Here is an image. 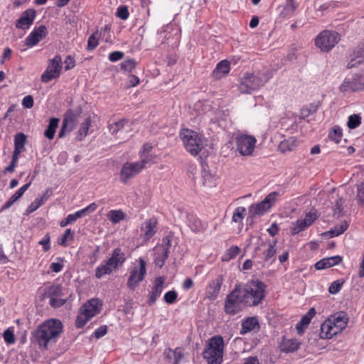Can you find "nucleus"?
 Instances as JSON below:
<instances>
[{"label":"nucleus","instance_id":"nucleus-23","mask_svg":"<svg viewBox=\"0 0 364 364\" xmlns=\"http://www.w3.org/2000/svg\"><path fill=\"white\" fill-rule=\"evenodd\" d=\"M165 280L166 279L164 277H159L156 278L154 285L149 294L148 303L150 306L153 305L156 302L157 298L161 295Z\"/></svg>","mask_w":364,"mask_h":364},{"label":"nucleus","instance_id":"nucleus-44","mask_svg":"<svg viewBox=\"0 0 364 364\" xmlns=\"http://www.w3.org/2000/svg\"><path fill=\"white\" fill-rule=\"evenodd\" d=\"M246 213V209L245 207H237L232 217V221L236 223H241L245 218Z\"/></svg>","mask_w":364,"mask_h":364},{"label":"nucleus","instance_id":"nucleus-59","mask_svg":"<svg viewBox=\"0 0 364 364\" xmlns=\"http://www.w3.org/2000/svg\"><path fill=\"white\" fill-rule=\"evenodd\" d=\"M4 338L7 343H14L15 342V338L13 331L10 328L6 329L4 333Z\"/></svg>","mask_w":364,"mask_h":364},{"label":"nucleus","instance_id":"nucleus-15","mask_svg":"<svg viewBox=\"0 0 364 364\" xmlns=\"http://www.w3.org/2000/svg\"><path fill=\"white\" fill-rule=\"evenodd\" d=\"M170 247L171 239L166 237L163 239L161 245L154 248V264L156 266L159 268L164 266L166 259L168 258Z\"/></svg>","mask_w":364,"mask_h":364},{"label":"nucleus","instance_id":"nucleus-25","mask_svg":"<svg viewBox=\"0 0 364 364\" xmlns=\"http://www.w3.org/2000/svg\"><path fill=\"white\" fill-rule=\"evenodd\" d=\"M334 327L329 319L324 321L320 328V337L323 339H329L339 333L340 332H337L336 328Z\"/></svg>","mask_w":364,"mask_h":364},{"label":"nucleus","instance_id":"nucleus-36","mask_svg":"<svg viewBox=\"0 0 364 364\" xmlns=\"http://www.w3.org/2000/svg\"><path fill=\"white\" fill-rule=\"evenodd\" d=\"M59 119L53 117L50 119L49 124L44 132V136L48 139H53L57 127H58Z\"/></svg>","mask_w":364,"mask_h":364},{"label":"nucleus","instance_id":"nucleus-13","mask_svg":"<svg viewBox=\"0 0 364 364\" xmlns=\"http://www.w3.org/2000/svg\"><path fill=\"white\" fill-rule=\"evenodd\" d=\"M62 69V59L58 55L50 60L46 70L41 75V81L47 83L60 76Z\"/></svg>","mask_w":364,"mask_h":364},{"label":"nucleus","instance_id":"nucleus-58","mask_svg":"<svg viewBox=\"0 0 364 364\" xmlns=\"http://www.w3.org/2000/svg\"><path fill=\"white\" fill-rule=\"evenodd\" d=\"M177 298V294L175 291H169L164 295V301L167 304H173Z\"/></svg>","mask_w":364,"mask_h":364},{"label":"nucleus","instance_id":"nucleus-35","mask_svg":"<svg viewBox=\"0 0 364 364\" xmlns=\"http://www.w3.org/2000/svg\"><path fill=\"white\" fill-rule=\"evenodd\" d=\"M91 123L90 117H87L85 120L81 123L76 136L77 141H82L87 135Z\"/></svg>","mask_w":364,"mask_h":364},{"label":"nucleus","instance_id":"nucleus-51","mask_svg":"<svg viewBox=\"0 0 364 364\" xmlns=\"http://www.w3.org/2000/svg\"><path fill=\"white\" fill-rule=\"evenodd\" d=\"M136 66L134 60L129 59L122 62L120 67L122 70L127 72H132Z\"/></svg>","mask_w":364,"mask_h":364},{"label":"nucleus","instance_id":"nucleus-46","mask_svg":"<svg viewBox=\"0 0 364 364\" xmlns=\"http://www.w3.org/2000/svg\"><path fill=\"white\" fill-rule=\"evenodd\" d=\"M348 224L346 221H342L329 231L331 237L338 236L343 234L348 228Z\"/></svg>","mask_w":364,"mask_h":364},{"label":"nucleus","instance_id":"nucleus-18","mask_svg":"<svg viewBox=\"0 0 364 364\" xmlns=\"http://www.w3.org/2000/svg\"><path fill=\"white\" fill-rule=\"evenodd\" d=\"M47 33V28L43 25L35 28L26 38L25 43L28 47H33L46 37Z\"/></svg>","mask_w":364,"mask_h":364},{"label":"nucleus","instance_id":"nucleus-41","mask_svg":"<svg viewBox=\"0 0 364 364\" xmlns=\"http://www.w3.org/2000/svg\"><path fill=\"white\" fill-rule=\"evenodd\" d=\"M26 142V136L23 133H18L14 139V149L23 151Z\"/></svg>","mask_w":364,"mask_h":364},{"label":"nucleus","instance_id":"nucleus-28","mask_svg":"<svg viewBox=\"0 0 364 364\" xmlns=\"http://www.w3.org/2000/svg\"><path fill=\"white\" fill-rule=\"evenodd\" d=\"M124 262V255L119 248H117L113 251L111 257L107 261L113 270L117 269L119 265L122 264Z\"/></svg>","mask_w":364,"mask_h":364},{"label":"nucleus","instance_id":"nucleus-6","mask_svg":"<svg viewBox=\"0 0 364 364\" xmlns=\"http://www.w3.org/2000/svg\"><path fill=\"white\" fill-rule=\"evenodd\" d=\"M340 40V35L337 32L324 30L315 38V45L321 51L328 52Z\"/></svg>","mask_w":364,"mask_h":364},{"label":"nucleus","instance_id":"nucleus-60","mask_svg":"<svg viewBox=\"0 0 364 364\" xmlns=\"http://www.w3.org/2000/svg\"><path fill=\"white\" fill-rule=\"evenodd\" d=\"M50 239L49 233H46L43 238L39 241V244L43 246L44 252H47L50 248Z\"/></svg>","mask_w":364,"mask_h":364},{"label":"nucleus","instance_id":"nucleus-37","mask_svg":"<svg viewBox=\"0 0 364 364\" xmlns=\"http://www.w3.org/2000/svg\"><path fill=\"white\" fill-rule=\"evenodd\" d=\"M107 218L115 224L125 220L126 214L122 210H112L107 213Z\"/></svg>","mask_w":364,"mask_h":364},{"label":"nucleus","instance_id":"nucleus-7","mask_svg":"<svg viewBox=\"0 0 364 364\" xmlns=\"http://www.w3.org/2000/svg\"><path fill=\"white\" fill-rule=\"evenodd\" d=\"M148 159L143 158L141 161L136 162H126L120 170L119 178L123 183H127L130 179L139 174L144 168L148 162Z\"/></svg>","mask_w":364,"mask_h":364},{"label":"nucleus","instance_id":"nucleus-26","mask_svg":"<svg viewBox=\"0 0 364 364\" xmlns=\"http://www.w3.org/2000/svg\"><path fill=\"white\" fill-rule=\"evenodd\" d=\"M341 261L342 257L339 255L326 257L317 262L315 264V267L318 270L324 269L337 265L340 264Z\"/></svg>","mask_w":364,"mask_h":364},{"label":"nucleus","instance_id":"nucleus-12","mask_svg":"<svg viewBox=\"0 0 364 364\" xmlns=\"http://www.w3.org/2000/svg\"><path fill=\"white\" fill-rule=\"evenodd\" d=\"M146 263L142 258L139 259V265L132 268L127 281L129 289L134 290L142 282L146 273Z\"/></svg>","mask_w":364,"mask_h":364},{"label":"nucleus","instance_id":"nucleus-21","mask_svg":"<svg viewBox=\"0 0 364 364\" xmlns=\"http://www.w3.org/2000/svg\"><path fill=\"white\" fill-rule=\"evenodd\" d=\"M276 244L277 240H274L272 242L270 240L267 242H262L261 245L255 249V250L259 251L261 250L262 247H266L262 253V259L264 260V262H268L269 259L275 258V255L277 252L275 247Z\"/></svg>","mask_w":364,"mask_h":364},{"label":"nucleus","instance_id":"nucleus-55","mask_svg":"<svg viewBox=\"0 0 364 364\" xmlns=\"http://www.w3.org/2000/svg\"><path fill=\"white\" fill-rule=\"evenodd\" d=\"M316 110V107L314 106H310L309 107H304L301 110V117L305 119L314 114Z\"/></svg>","mask_w":364,"mask_h":364},{"label":"nucleus","instance_id":"nucleus-17","mask_svg":"<svg viewBox=\"0 0 364 364\" xmlns=\"http://www.w3.org/2000/svg\"><path fill=\"white\" fill-rule=\"evenodd\" d=\"M361 75H355L352 80H346L339 89L342 92H356L364 90V83L361 82Z\"/></svg>","mask_w":364,"mask_h":364},{"label":"nucleus","instance_id":"nucleus-4","mask_svg":"<svg viewBox=\"0 0 364 364\" xmlns=\"http://www.w3.org/2000/svg\"><path fill=\"white\" fill-rule=\"evenodd\" d=\"M270 78L271 75L269 73H259L258 75L247 74L240 80V91L242 93H250L263 86Z\"/></svg>","mask_w":364,"mask_h":364},{"label":"nucleus","instance_id":"nucleus-52","mask_svg":"<svg viewBox=\"0 0 364 364\" xmlns=\"http://www.w3.org/2000/svg\"><path fill=\"white\" fill-rule=\"evenodd\" d=\"M207 228V223L200 220H195L192 225V229L195 232L203 231Z\"/></svg>","mask_w":364,"mask_h":364},{"label":"nucleus","instance_id":"nucleus-2","mask_svg":"<svg viewBox=\"0 0 364 364\" xmlns=\"http://www.w3.org/2000/svg\"><path fill=\"white\" fill-rule=\"evenodd\" d=\"M237 287L245 306H257L264 297L265 284L261 281L252 280L243 287Z\"/></svg>","mask_w":364,"mask_h":364},{"label":"nucleus","instance_id":"nucleus-49","mask_svg":"<svg viewBox=\"0 0 364 364\" xmlns=\"http://www.w3.org/2000/svg\"><path fill=\"white\" fill-rule=\"evenodd\" d=\"M328 137L336 143H339L342 137L341 129L338 127H334L333 131L329 133Z\"/></svg>","mask_w":364,"mask_h":364},{"label":"nucleus","instance_id":"nucleus-14","mask_svg":"<svg viewBox=\"0 0 364 364\" xmlns=\"http://www.w3.org/2000/svg\"><path fill=\"white\" fill-rule=\"evenodd\" d=\"M277 196L278 193L272 192L260 203L251 205L249 208L250 214L252 217L256 215H262L269 209H270L272 205L276 201Z\"/></svg>","mask_w":364,"mask_h":364},{"label":"nucleus","instance_id":"nucleus-32","mask_svg":"<svg viewBox=\"0 0 364 364\" xmlns=\"http://www.w3.org/2000/svg\"><path fill=\"white\" fill-rule=\"evenodd\" d=\"M296 9L297 4L294 0H287L285 4L282 6L280 15L284 18L291 16Z\"/></svg>","mask_w":364,"mask_h":364},{"label":"nucleus","instance_id":"nucleus-50","mask_svg":"<svg viewBox=\"0 0 364 364\" xmlns=\"http://www.w3.org/2000/svg\"><path fill=\"white\" fill-rule=\"evenodd\" d=\"M344 282L343 280L338 279L334 281L331 284L328 288V291L331 294H336L338 293L343 284Z\"/></svg>","mask_w":364,"mask_h":364},{"label":"nucleus","instance_id":"nucleus-56","mask_svg":"<svg viewBox=\"0 0 364 364\" xmlns=\"http://www.w3.org/2000/svg\"><path fill=\"white\" fill-rule=\"evenodd\" d=\"M65 302H66V300L60 298V296H56V297L50 299V305L54 308L60 307Z\"/></svg>","mask_w":364,"mask_h":364},{"label":"nucleus","instance_id":"nucleus-33","mask_svg":"<svg viewBox=\"0 0 364 364\" xmlns=\"http://www.w3.org/2000/svg\"><path fill=\"white\" fill-rule=\"evenodd\" d=\"M107 31H109V28L108 26H105L104 28L101 29L100 34H98L97 32L92 34L88 38L87 50H94L99 44V36L101 35L102 32L105 33Z\"/></svg>","mask_w":364,"mask_h":364},{"label":"nucleus","instance_id":"nucleus-64","mask_svg":"<svg viewBox=\"0 0 364 364\" xmlns=\"http://www.w3.org/2000/svg\"><path fill=\"white\" fill-rule=\"evenodd\" d=\"M174 363L173 364H178L183 358V354L180 348H177L173 350Z\"/></svg>","mask_w":364,"mask_h":364},{"label":"nucleus","instance_id":"nucleus-62","mask_svg":"<svg viewBox=\"0 0 364 364\" xmlns=\"http://www.w3.org/2000/svg\"><path fill=\"white\" fill-rule=\"evenodd\" d=\"M22 105L23 107L30 109L33 106V99L31 95H27L23 97L22 101Z\"/></svg>","mask_w":364,"mask_h":364},{"label":"nucleus","instance_id":"nucleus-48","mask_svg":"<svg viewBox=\"0 0 364 364\" xmlns=\"http://www.w3.org/2000/svg\"><path fill=\"white\" fill-rule=\"evenodd\" d=\"M46 296L51 299L56 296H61V287L58 284H54L49 287L48 291L46 293Z\"/></svg>","mask_w":364,"mask_h":364},{"label":"nucleus","instance_id":"nucleus-39","mask_svg":"<svg viewBox=\"0 0 364 364\" xmlns=\"http://www.w3.org/2000/svg\"><path fill=\"white\" fill-rule=\"evenodd\" d=\"M296 146V140L294 138H289L280 142L279 149L281 152L292 151Z\"/></svg>","mask_w":364,"mask_h":364},{"label":"nucleus","instance_id":"nucleus-45","mask_svg":"<svg viewBox=\"0 0 364 364\" xmlns=\"http://www.w3.org/2000/svg\"><path fill=\"white\" fill-rule=\"evenodd\" d=\"M113 269L110 267L109 264L106 262L105 264H102L96 268L95 277L97 279H100L102 277L106 274H109L112 272Z\"/></svg>","mask_w":364,"mask_h":364},{"label":"nucleus","instance_id":"nucleus-47","mask_svg":"<svg viewBox=\"0 0 364 364\" xmlns=\"http://www.w3.org/2000/svg\"><path fill=\"white\" fill-rule=\"evenodd\" d=\"M361 124V117L359 114H351L348 117L347 126L350 129L357 128Z\"/></svg>","mask_w":364,"mask_h":364},{"label":"nucleus","instance_id":"nucleus-54","mask_svg":"<svg viewBox=\"0 0 364 364\" xmlns=\"http://www.w3.org/2000/svg\"><path fill=\"white\" fill-rule=\"evenodd\" d=\"M117 16L122 20H126L129 17V11L125 6H119L117 11Z\"/></svg>","mask_w":364,"mask_h":364},{"label":"nucleus","instance_id":"nucleus-16","mask_svg":"<svg viewBox=\"0 0 364 364\" xmlns=\"http://www.w3.org/2000/svg\"><path fill=\"white\" fill-rule=\"evenodd\" d=\"M317 218V215L314 212L307 213L304 218L298 219L292 224L291 233L296 235L300 232L304 230L306 228L310 226Z\"/></svg>","mask_w":364,"mask_h":364},{"label":"nucleus","instance_id":"nucleus-8","mask_svg":"<svg viewBox=\"0 0 364 364\" xmlns=\"http://www.w3.org/2000/svg\"><path fill=\"white\" fill-rule=\"evenodd\" d=\"M181 136L186 150L193 156L198 155L203 147L201 138L198 133L186 129L181 133Z\"/></svg>","mask_w":364,"mask_h":364},{"label":"nucleus","instance_id":"nucleus-53","mask_svg":"<svg viewBox=\"0 0 364 364\" xmlns=\"http://www.w3.org/2000/svg\"><path fill=\"white\" fill-rule=\"evenodd\" d=\"M73 239V235L70 229H67L61 238L58 240V244L62 246H67V241Z\"/></svg>","mask_w":364,"mask_h":364},{"label":"nucleus","instance_id":"nucleus-5","mask_svg":"<svg viewBox=\"0 0 364 364\" xmlns=\"http://www.w3.org/2000/svg\"><path fill=\"white\" fill-rule=\"evenodd\" d=\"M102 307L98 299H92L86 302L80 309V313L76 319V326L82 328L92 317L97 314Z\"/></svg>","mask_w":364,"mask_h":364},{"label":"nucleus","instance_id":"nucleus-63","mask_svg":"<svg viewBox=\"0 0 364 364\" xmlns=\"http://www.w3.org/2000/svg\"><path fill=\"white\" fill-rule=\"evenodd\" d=\"M107 332V326H102L95 331L94 336L96 338H100L102 336H104L105 335H106Z\"/></svg>","mask_w":364,"mask_h":364},{"label":"nucleus","instance_id":"nucleus-43","mask_svg":"<svg viewBox=\"0 0 364 364\" xmlns=\"http://www.w3.org/2000/svg\"><path fill=\"white\" fill-rule=\"evenodd\" d=\"M47 198L48 196H46V193H45L43 196L39 198H36L34 201H33L28 206L27 212L33 213L35 210H36L40 206H41L45 203Z\"/></svg>","mask_w":364,"mask_h":364},{"label":"nucleus","instance_id":"nucleus-29","mask_svg":"<svg viewBox=\"0 0 364 364\" xmlns=\"http://www.w3.org/2000/svg\"><path fill=\"white\" fill-rule=\"evenodd\" d=\"M31 186V182L23 185L21 188H20L15 193H14L9 200L4 205L2 209L6 210L10 208L16 201H17L23 193L28 190L29 186Z\"/></svg>","mask_w":364,"mask_h":364},{"label":"nucleus","instance_id":"nucleus-22","mask_svg":"<svg viewBox=\"0 0 364 364\" xmlns=\"http://www.w3.org/2000/svg\"><path fill=\"white\" fill-rule=\"evenodd\" d=\"M156 220L154 218L146 220L141 227V237L149 240L156 232Z\"/></svg>","mask_w":364,"mask_h":364},{"label":"nucleus","instance_id":"nucleus-31","mask_svg":"<svg viewBox=\"0 0 364 364\" xmlns=\"http://www.w3.org/2000/svg\"><path fill=\"white\" fill-rule=\"evenodd\" d=\"M259 328V323L255 317H250L244 321L242 323L240 334L244 335L247 332Z\"/></svg>","mask_w":364,"mask_h":364},{"label":"nucleus","instance_id":"nucleus-42","mask_svg":"<svg viewBox=\"0 0 364 364\" xmlns=\"http://www.w3.org/2000/svg\"><path fill=\"white\" fill-rule=\"evenodd\" d=\"M240 249L237 246L230 247L223 255L222 260L223 262H228L230 259H234L240 253Z\"/></svg>","mask_w":364,"mask_h":364},{"label":"nucleus","instance_id":"nucleus-11","mask_svg":"<svg viewBox=\"0 0 364 364\" xmlns=\"http://www.w3.org/2000/svg\"><path fill=\"white\" fill-rule=\"evenodd\" d=\"M81 113L82 109L80 107L74 109H70L65 113L60 131L58 134L59 138L64 137L66 133L70 132L75 128Z\"/></svg>","mask_w":364,"mask_h":364},{"label":"nucleus","instance_id":"nucleus-34","mask_svg":"<svg viewBox=\"0 0 364 364\" xmlns=\"http://www.w3.org/2000/svg\"><path fill=\"white\" fill-rule=\"evenodd\" d=\"M363 58H364V47L359 46L353 52L351 60L348 64V68L355 67L356 64L361 63Z\"/></svg>","mask_w":364,"mask_h":364},{"label":"nucleus","instance_id":"nucleus-30","mask_svg":"<svg viewBox=\"0 0 364 364\" xmlns=\"http://www.w3.org/2000/svg\"><path fill=\"white\" fill-rule=\"evenodd\" d=\"M230 71V64L228 60L220 61L213 71V76L220 79L227 75Z\"/></svg>","mask_w":364,"mask_h":364},{"label":"nucleus","instance_id":"nucleus-24","mask_svg":"<svg viewBox=\"0 0 364 364\" xmlns=\"http://www.w3.org/2000/svg\"><path fill=\"white\" fill-rule=\"evenodd\" d=\"M329 321L336 328L337 332L341 333L347 326L348 316L346 312L340 311L332 316Z\"/></svg>","mask_w":364,"mask_h":364},{"label":"nucleus","instance_id":"nucleus-19","mask_svg":"<svg viewBox=\"0 0 364 364\" xmlns=\"http://www.w3.org/2000/svg\"><path fill=\"white\" fill-rule=\"evenodd\" d=\"M36 14V12L33 9H28L24 11L16 22V28L23 30L28 29L33 23Z\"/></svg>","mask_w":364,"mask_h":364},{"label":"nucleus","instance_id":"nucleus-57","mask_svg":"<svg viewBox=\"0 0 364 364\" xmlns=\"http://www.w3.org/2000/svg\"><path fill=\"white\" fill-rule=\"evenodd\" d=\"M357 199L358 203L364 205V182L357 186Z\"/></svg>","mask_w":364,"mask_h":364},{"label":"nucleus","instance_id":"nucleus-40","mask_svg":"<svg viewBox=\"0 0 364 364\" xmlns=\"http://www.w3.org/2000/svg\"><path fill=\"white\" fill-rule=\"evenodd\" d=\"M201 176L203 178V184L205 186H211L213 182V174L209 171V170L207 169V166L203 164L202 165V171H201Z\"/></svg>","mask_w":364,"mask_h":364},{"label":"nucleus","instance_id":"nucleus-10","mask_svg":"<svg viewBox=\"0 0 364 364\" xmlns=\"http://www.w3.org/2000/svg\"><path fill=\"white\" fill-rule=\"evenodd\" d=\"M237 150L243 156H251L255 148L257 139L252 135L240 134L235 138Z\"/></svg>","mask_w":364,"mask_h":364},{"label":"nucleus","instance_id":"nucleus-38","mask_svg":"<svg viewBox=\"0 0 364 364\" xmlns=\"http://www.w3.org/2000/svg\"><path fill=\"white\" fill-rule=\"evenodd\" d=\"M128 119H122L117 122L109 124L108 129L112 134H117L120 130L123 129L128 124Z\"/></svg>","mask_w":364,"mask_h":364},{"label":"nucleus","instance_id":"nucleus-27","mask_svg":"<svg viewBox=\"0 0 364 364\" xmlns=\"http://www.w3.org/2000/svg\"><path fill=\"white\" fill-rule=\"evenodd\" d=\"M301 343L296 339L283 338L279 347L281 351L284 353H293L296 351L300 347Z\"/></svg>","mask_w":364,"mask_h":364},{"label":"nucleus","instance_id":"nucleus-9","mask_svg":"<svg viewBox=\"0 0 364 364\" xmlns=\"http://www.w3.org/2000/svg\"><path fill=\"white\" fill-rule=\"evenodd\" d=\"M243 298L240 292V287L236 286L235 289L232 291L226 297L225 301V311L228 314H236L245 305Z\"/></svg>","mask_w":364,"mask_h":364},{"label":"nucleus","instance_id":"nucleus-61","mask_svg":"<svg viewBox=\"0 0 364 364\" xmlns=\"http://www.w3.org/2000/svg\"><path fill=\"white\" fill-rule=\"evenodd\" d=\"M124 55V54L122 51H114L109 53L108 58L111 62H116L122 59Z\"/></svg>","mask_w":364,"mask_h":364},{"label":"nucleus","instance_id":"nucleus-3","mask_svg":"<svg viewBox=\"0 0 364 364\" xmlns=\"http://www.w3.org/2000/svg\"><path fill=\"white\" fill-rule=\"evenodd\" d=\"M224 341L222 336H214L209 340L203 351V358L208 364H220L223 361Z\"/></svg>","mask_w":364,"mask_h":364},{"label":"nucleus","instance_id":"nucleus-20","mask_svg":"<svg viewBox=\"0 0 364 364\" xmlns=\"http://www.w3.org/2000/svg\"><path fill=\"white\" fill-rule=\"evenodd\" d=\"M223 283V276L221 274L218 275L215 279L212 280L206 287V297L210 300H215L219 294Z\"/></svg>","mask_w":364,"mask_h":364},{"label":"nucleus","instance_id":"nucleus-1","mask_svg":"<svg viewBox=\"0 0 364 364\" xmlns=\"http://www.w3.org/2000/svg\"><path fill=\"white\" fill-rule=\"evenodd\" d=\"M62 323L57 319H50L40 325L33 333V337L40 346L47 349L55 343L62 333Z\"/></svg>","mask_w":364,"mask_h":364}]
</instances>
